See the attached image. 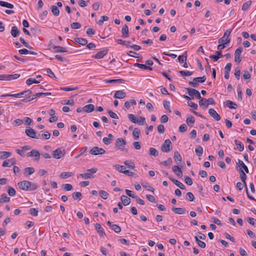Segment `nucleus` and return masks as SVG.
Returning <instances> with one entry per match:
<instances>
[{"mask_svg": "<svg viewBox=\"0 0 256 256\" xmlns=\"http://www.w3.org/2000/svg\"><path fill=\"white\" fill-rule=\"evenodd\" d=\"M98 171V168H92L90 169L86 170V172L79 174L78 177H80L84 179L93 178H94V174H96Z\"/></svg>", "mask_w": 256, "mask_h": 256, "instance_id": "f257e3e1", "label": "nucleus"}, {"mask_svg": "<svg viewBox=\"0 0 256 256\" xmlns=\"http://www.w3.org/2000/svg\"><path fill=\"white\" fill-rule=\"evenodd\" d=\"M126 142L125 140L122 138H118L115 142V146L121 151H125L128 152V149L124 148Z\"/></svg>", "mask_w": 256, "mask_h": 256, "instance_id": "f03ea898", "label": "nucleus"}, {"mask_svg": "<svg viewBox=\"0 0 256 256\" xmlns=\"http://www.w3.org/2000/svg\"><path fill=\"white\" fill-rule=\"evenodd\" d=\"M232 31V29L227 30L224 33V36L218 40V42L219 44L224 42V44H228L230 41V39L228 38V37L230 36Z\"/></svg>", "mask_w": 256, "mask_h": 256, "instance_id": "7ed1b4c3", "label": "nucleus"}, {"mask_svg": "<svg viewBox=\"0 0 256 256\" xmlns=\"http://www.w3.org/2000/svg\"><path fill=\"white\" fill-rule=\"evenodd\" d=\"M206 80V76H204L202 77H197L193 79L192 81H190L188 84L190 86L194 88H198L199 86L198 82L202 83Z\"/></svg>", "mask_w": 256, "mask_h": 256, "instance_id": "20e7f679", "label": "nucleus"}, {"mask_svg": "<svg viewBox=\"0 0 256 256\" xmlns=\"http://www.w3.org/2000/svg\"><path fill=\"white\" fill-rule=\"evenodd\" d=\"M26 135L32 138H40V134H38L35 130L30 127H28L25 130Z\"/></svg>", "mask_w": 256, "mask_h": 256, "instance_id": "39448f33", "label": "nucleus"}, {"mask_svg": "<svg viewBox=\"0 0 256 256\" xmlns=\"http://www.w3.org/2000/svg\"><path fill=\"white\" fill-rule=\"evenodd\" d=\"M66 154L65 150L63 148H59L52 152L53 158L60 159L64 156Z\"/></svg>", "mask_w": 256, "mask_h": 256, "instance_id": "423d86ee", "label": "nucleus"}, {"mask_svg": "<svg viewBox=\"0 0 256 256\" xmlns=\"http://www.w3.org/2000/svg\"><path fill=\"white\" fill-rule=\"evenodd\" d=\"M172 149V142L169 139L164 140L161 146V150L164 152H168Z\"/></svg>", "mask_w": 256, "mask_h": 256, "instance_id": "0eeeda50", "label": "nucleus"}, {"mask_svg": "<svg viewBox=\"0 0 256 256\" xmlns=\"http://www.w3.org/2000/svg\"><path fill=\"white\" fill-rule=\"evenodd\" d=\"M106 152V151L104 149L99 148L98 146H94L92 148L90 153L91 154L96 156L98 154H102Z\"/></svg>", "mask_w": 256, "mask_h": 256, "instance_id": "6e6552de", "label": "nucleus"}, {"mask_svg": "<svg viewBox=\"0 0 256 256\" xmlns=\"http://www.w3.org/2000/svg\"><path fill=\"white\" fill-rule=\"evenodd\" d=\"M242 51V48L241 46L238 47L234 52V61L240 64L242 60V57L240 56L241 53Z\"/></svg>", "mask_w": 256, "mask_h": 256, "instance_id": "1a4fd4ad", "label": "nucleus"}, {"mask_svg": "<svg viewBox=\"0 0 256 256\" xmlns=\"http://www.w3.org/2000/svg\"><path fill=\"white\" fill-rule=\"evenodd\" d=\"M108 49L104 48L102 50L98 52L95 55L92 56V58L96 59H100L104 58L108 52Z\"/></svg>", "mask_w": 256, "mask_h": 256, "instance_id": "9d476101", "label": "nucleus"}, {"mask_svg": "<svg viewBox=\"0 0 256 256\" xmlns=\"http://www.w3.org/2000/svg\"><path fill=\"white\" fill-rule=\"evenodd\" d=\"M26 155L28 157H35V160L38 161L40 159V154L38 150L34 149L27 153Z\"/></svg>", "mask_w": 256, "mask_h": 256, "instance_id": "9b49d317", "label": "nucleus"}, {"mask_svg": "<svg viewBox=\"0 0 256 256\" xmlns=\"http://www.w3.org/2000/svg\"><path fill=\"white\" fill-rule=\"evenodd\" d=\"M18 185L20 189L26 191L28 190L29 181L23 180L20 182H18Z\"/></svg>", "mask_w": 256, "mask_h": 256, "instance_id": "f8f14e48", "label": "nucleus"}, {"mask_svg": "<svg viewBox=\"0 0 256 256\" xmlns=\"http://www.w3.org/2000/svg\"><path fill=\"white\" fill-rule=\"evenodd\" d=\"M32 93V91L31 90H24L22 92H20L18 94H14L13 96H14V98H23L25 96H28L30 94H31Z\"/></svg>", "mask_w": 256, "mask_h": 256, "instance_id": "ddd939ff", "label": "nucleus"}, {"mask_svg": "<svg viewBox=\"0 0 256 256\" xmlns=\"http://www.w3.org/2000/svg\"><path fill=\"white\" fill-rule=\"evenodd\" d=\"M208 113L210 114V116L216 121H218L220 120V116L214 108L209 109Z\"/></svg>", "mask_w": 256, "mask_h": 256, "instance_id": "4468645a", "label": "nucleus"}, {"mask_svg": "<svg viewBox=\"0 0 256 256\" xmlns=\"http://www.w3.org/2000/svg\"><path fill=\"white\" fill-rule=\"evenodd\" d=\"M74 41L76 44L82 46H85L88 44V40L86 39L80 38H74Z\"/></svg>", "mask_w": 256, "mask_h": 256, "instance_id": "2eb2a0df", "label": "nucleus"}, {"mask_svg": "<svg viewBox=\"0 0 256 256\" xmlns=\"http://www.w3.org/2000/svg\"><path fill=\"white\" fill-rule=\"evenodd\" d=\"M107 224L112 228L116 233H119L121 231V228L117 224H112L110 221L107 222Z\"/></svg>", "mask_w": 256, "mask_h": 256, "instance_id": "dca6fc26", "label": "nucleus"}, {"mask_svg": "<svg viewBox=\"0 0 256 256\" xmlns=\"http://www.w3.org/2000/svg\"><path fill=\"white\" fill-rule=\"evenodd\" d=\"M16 160L14 158L4 160L2 164L4 167H10L16 164Z\"/></svg>", "mask_w": 256, "mask_h": 256, "instance_id": "f3484780", "label": "nucleus"}, {"mask_svg": "<svg viewBox=\"0 0 256 256\" xmlns=\"http://www.w3.org/2000/svg\"><path fill=\"white\" fill-rule=\"evenodd\" d=\"M4 80H11L18 78L20 76V74H4Z\"/></svg>", "mask_w": 256, "mask_h": 256, "instance_id": "a211bd4d", "label": "nucleus"}, {"mask_svg": "<svg viewBox=\"0 0 256 256\" xmlns=\"http://www.w3.org/2000/svg\"><path fill=\"white\" fill-rule=\"evenodd\" d=\"M126 96V94L122 90H117L114 96V98L122 99Z\"/></svg>", "mask_w": 256, "mask_h": 256, "instance_id": "6ab92c4d", "label": "nucleus"}, {"mask_svg": "<svg viewBox=\"0 0 256 256\" xmlns=\"http://www.w3.org/2000/svg\"><path fill=\"white\" fill-rule=\"evenodd\" d=\"M10 34L12 37L16 38L19 36L20 32L16 26H13L12 27Z\"/></svg>", "mask_w": 256, "mask_h": 256, "instance_id": "aec40b11", "label": "nucleus"}, {"mask_svg": "<svg viewBox=\"0 0 256 256\" xmlns=\"http://www.w3.org/2000/svg\"><path fill=\"white\" fill-rule=\"evenodd\" d=\"M95 228L97 231V232L100 234V236H103L105 234V232L104 230L101 225L98 223H96L94 224Z\"/></svg>", "mask_w": 256, "mask_h": 256, "instance_id": "412c9836", "label": "nucleus"}, {"mask_svg": "<svg viewBox=\"0 0 256 256\" xmlns=\"http://www.w3.org/2000/svg\"><path fill=\"white\" fill-rule=\"evenodd\" d=\"M94 106L92 104H88L82 108V110L86 112H91L94 110Z\"/></svg>", "mask_w": 256, "mask_h": 256, "instance_id": "4be33fe9", "label": "nucleus"}, {"mask_svg": "<svg viewBox=\"0 0 256 256\" xmlns=\"http://www.w3.org/2000/svg\"><path fill=\"white\" fill-rule=\"evenodd\" d=\"M122 37L123 38H126L128 36V27L125 24L122 30Z\"/></svg>", "mask_w": 256, "mask_h": 256, "instance_id": "5701e85b", "label": "nucleus"}, {"mask_svg": "<svg viewBox=\"0 0 256 256\" xmlns=\"http://www.w3.org/2000/svg\"><path fill=\"white\" fill-rule=\"evenodd\" d=\"M52 48L56 52H68L66 48L60 46H52Z\"/></svg>", "mask_w": 256, "mask_h": 256, "instance_id": "b1692460", "label": "nucleus"}, {"mask_svg": "<svg viewBox=\"0 0 256 256\" xmlns=\"http://www.w3.org/2000/svg\"><path fill=\"white\" fill-rule=\"evenodd\" d=\"M120 200L122 202V204L125 206L128 205L130 203L131 201L130 198H128V196L124 195H122L120 196Z\"/></svg>", "mask_w": 256, "mask_h": 256, "instance_id": "393cba45", "label": "nucleus"}, {"mask_svg": "<svg viewBox=\"0 0 256 256\" xmlns=\"http://www.w3.org/2000/svg\"><path fill=\"white\" fill-rule=\"evenodd\" d=\"M224 104L230 109H236V106H237V104L234 102L230 100H226Z\"/></svg>", "mask_w": 256, "mask_h": 256, "instance_id": "a878e982", "label": "nucleus"}, {"mask_svg": "<svg viewBox=\"0 0 256 256\" xmlns=\"http://www.w3.org/2000/svg\"><path fill=\"white\" fill-rule=\"evenodd\" d=\"M172 210L176 214H182L186 212V210L184 208L172 207Z\"/></svg>", "mask_w": 256, "mask_h": 256, "instance_id": "bb28decb", "label": "nucleus"}, {"mask_svg": "<svg viewBox=\"0 0 256 256\" xmlns=\"http://www.w3.org/2000/svg\"><path fill=\"white\" fill-rule=\"evenodd\" d=\"M34 172V168L32 167H28L24 169V174H26V176H29L30 175L33 174Z\"/></svg>", "mask_w": 256, "mask_h": 256, "instance_id": "cd10ccee", "label": "nucleus"}, {"mask_svg": "<svg viewBox=\"0 0 256 256\" xmlns=\"http://www.w3.org/2000/svg\"><path fill=\"white\" fill-rule=\"evenodd\" d=\"M113 138V135L111 134H108V138L104 137L102 139L103 142L106 145H108L112 142V138Z\"/></svg>", "mask_w": 256, "mask_h": 256, "instance_id": "c85d7f7f", "label": "nucleus"}, {"mask_svg": "<svg viewBox=\"0 0 256 256\" xmlns=\"http://www.w3.org/2000/svg\"><path fill=\"white\" fill-rule=\"evenodd\" d=\"M134 66L138 67L141 69L152 70V69L151 67L146 66L144 64L135 63L134 64Z\"/></svg>", "mask_w": 256, "mask_h": 256, "instance_id": "c756f323", "label": "nucleus"}, {"mask_svg": "<svg viewBox=\"0 0 256 256\" xmlns=\"http://www.w3.org/2000/svg\"><path fill=\"white\" fill-rule=\"evenodd\" d=\"M174 158L177 164H180L182 161V156L178 151H176L174 152Z\"/></svg>", "mask_w": 256, "mask_h": 256, "instance_id": "7c9ffc66", "label": "nucleus"}, {"mask_svg": "<svg viewBox=\"0 0 256 256\" xmlns=\"http://www.w3.org/2000/svg\"><path fill=\"white\" fill-rule=\"evenodd\" d=\"M140 130L138 128H134L132 132V136L135 140H138L140 138Z\"/></svg>", "mask_w": 256, "mask_h": 256, "instance_id": "2f4dec72", "label": "nucleus"}, {"mask_svg": "<svg viewBox=\"0 0 256 256\" xmlns=\"http://www.w3.org/2000/svg\"><path fill=\"white\" fill-rule=\"evenodd\" d=\"M237 170L240 172V178L242 182H244V181L246 180V176L244 171L242 169V168H237Z\"/></svg>", "mask_w": 256, "mask_h": 256, "instance_id": "473e14b6", "label": "nucleus"}, {"mask_svg": "<svg viewBox=\"0 0 256 256\" xmlns=\"http://www.w3.org/2000/svg\"><path fill=\"white\" fill-rule=\"evenodd\" d=\"M50 9L52 10V14L55 16H58L60 14V10L58 8L54 5H52L50 6Z\"/></svg>", "mask_w": 256, "mask_h": 256, "instance_id": "72a5a7b5", "label": "nucleus"}, {"mask_svg": "<svg viewBox=\"0 0 256 256\" xmlns=\"http://www.w3.org/2000/svg\"><path fill=\"white\" fill-rule=\"evenodd\" d=\"M116 42L120 44L126 46L127 48H129L130 46V41L126 42L125 40H122V39H116Z\"/></svg>", "mask_w": 256, "mask_h": 256, "instance_id": "f704fd0d", "label": "nucleus"}, {"mask_svg": "<svg viewBox=\"0 0 256 256\" xmlns=\"http://www.w3.org/2000/svg\"><path fill=\"white\" fill-rule=\"evenodd\" d=\"M11 153L8 152H0V159H6L11 156Z\"/></svg>", "mask_w": 256, "mask_h": 256, "instance_id": "c9c22d12", "label": "nucleus"}, {"mask_svg": "<svg viewBox=\"0 0 256 256\" xmlns=\"http://www.w3.org/2000/svg\"><path fill=\"white\" fill-rule=\"evenodd\" d=\"M73 176L72 172H63L60 174V178L62 179H66Z\"/></svg>", "mask_w": 256, "mask_h": 256, "instance_id": "e433bc0d", "label": "nucleus"}, {"mask_svg": "<svg viewBox=\"0 0 256 256\" xmlns=\"http://www.w3.org/2000/svg\"><path fill=\"white\" fill-rule=\"evenodd\" d=\"M195 240L196 242V244H198V246L200 247L201 248H204L206 246V244L205 242H204L200 240L198 238V236H195L194 237Z\"/></svg>", "mask_w": 256, "mask_h": 256, "instance_id": "4c0bfd02", "label": "nucleus"}, {"mask_svg": "<svg viewBox=\"0 0 256 256\" xmlns=\"http://www.w3.org/2000/svg\"><path fill=\"white\" fill-rule=\"evenodd\" d=\"M234 143H235V144L237 146L238 148V150L240 152H242L244 150V145L242 142H240L236 140H235Z\"/></svg>", "mask_w": 256, "mask_h": 256, "instance_id": "58836bf2", "label": "nucleus"}, {"mask_svg": "<svg viewBox=\"0 0 256 256\" xmlns=\"http://www.w3.org/2000/svg\"><path fill=\"white\" fill-rule=\"evenodd\" d=\"M251 4V0H248L244 2L242 7V10L244 11L248 10L250 8Z\"/></svg>", "mask_w": 256, "mask_h": 256, "instance_id": "ea45409f", "label": "nucleus"}, {"mask_svg": "<svg viewBox=\"0 0 256 256\" xmlns=\"http://www.w3.org/2000/svg\"><path fill=\"white\" fill-rule=\"evenodd\" d=\"M194 118L192 116L187 118L186 120V122L188 126H192L193 124L194 123Z\"/></svg>", "mask_w": 256, "mask_h": 256, "instance_id": "a19ab883", "label": "nucleus"}, {"mask_svg": "<svg viewBox=\"0 0 256 256\" xmlns=\"http://www.w3.org/2000/svg\"><path fill=\"white\" fill-rule=\"evenodd\" d=\"M186 89L188 91V94L192 97H194L196 95V94L198 92V90L194 88H186Z\"/></svg>", "mask_w": 256, "mask_h": 256, "instance_id": "79ce46f5", "label": "nucleus"}, {"mask_svg": "<svg viewBox=\"0 0 256 256\" xmlns=\"http://www.w3.org/2000/svg\"><path fill=\"white\" fill-rule=\"evenodd\" d=\"M124 82V80L123 79H112L106 80V83H119V84H123Z\"/></svg>", "mask_w": 256, "mask_h": 256, "instance_id": "37998d69", "label": "nucleus"}, {"mask_svg": "<svg viewBox=\"0 0 256 256\" xmlns=\"http://www.w3.org/2000/svg\"><path fill=\"white\" fill-rule=\"evenodd\" d=\"M10 201V198L8 197L6 194H4L1 196L0 198V203L8 202Z\"/></svg>", "mask_w": 256, "mask_h": 256, "instance_id": "c03bdc74", "label": "nucleus"}, {"mask_svg": "<svg viewBox=\"0 0 256 256\" xmlns=\"http://www.w3.org/2000/svg\"><path fill=\"white\" fill-rule=\"evenodd\" d=\"M0 6L3 7H6L9 8H13L14 6L12 4L0 1Z\"/></svg>", "mask_w": 256, "mask_h": 256, "instance_id": "a18cd8bd", "label": "nucleus"}, {"mask_svg": "<svg viewBox=\"0 0 256 256\" xmlns=\"http://www.w3.org/2000/svg\"><path fill=\"white\" fill-rule=\"evenodd\" d=\"M128 118L134 124H138V118L133 114H128Z\"/></svg>", "mask_w": 256, "mask_h": 256, "instance_id": "49530a36", "label": "nucleus"}, {"mask_svg": "<svg viewBox=\"0 0 256 256\" xmlns=\"http://www.w3.org/2000/svg\"><path fill=\"white\" fill-rule=\"evenodd\" d=\"M186 59L187 54L186 52L182 55L178 57V60L180 63H184L185 61H186Z\"/></svg>", "mask_w": 256, "mask_h": 256, "instance_id": "de8ad7c7", "label": "nucleus"}, {"mask_svg": "<svg viewBox=\"0 0 256 256\" xmlns=\"http://www.w3.org/2000/svg\"><path fill=\"white\" fill-rule=\"evenodd\" d=\"M172 182L178 187H179L182 190H185L186 186L182 184L181 182H179L176 180H172Z\"/></svg>", "mask_w": 256, "mask_h": 256, "instance_id": "09e8293b", "label": "nucleus"}, {"mask_svg": "<svg viewBox=\"0 0 256 256\" xmlns=\"http://www.w3.org/2000/svg\"><path fill=\"white\" fill-rule=\"evenodd\" d=\"M51 94V92H38L36 93L35 94H34L33 96L34 99H36V98H38L42 96H50Z\"/></svg>", "mask_w": 256, "mask_h": 256, "instance_id": "8fccbe9b", "label": "nucleus"}, {"mask_svg": "<svg viewBox=\"0 0 256 256\" xmlns=\"http://www.w3.org/2000/svg\"><path fill=\"white\" fill-rule=\"evenodd\" d=\"M196 154L197 156H200L203 153V148L200 146H198L195 150Z\"/></svg>", "mask_w": 256, "mask_h": 256, "instance_id": "3c124183", "label": "nucleus"}, {"mask_svg": "<svg viewBox=\"0 0 256 256\" xmlns=\"http://www.w3.org/2000/svg\"><path fill=\"white\" fill-rule=\"evenodd\" d=\"M186 200L190 202H192L194 200V196L191 192H188L186 194Z\"/></svg>", "mask_w": 256, "mask_h": 256, "instance_id": "603ef678", "label": "nucleus"}, {"mask_svg": "<svg viewBox=\"0 0 256 256\" xmlns=\"http://www.w3.org/2000/svg\"><path fill=\"white\" fill-rule=\"evenodd\" d=\"M164 106L165 109H166L168 112H171V110L170 109V102L168 100H164L163 102Z\"/></svg>", "mask_w": 256, "mask_h": 256, "instance_id": "864d4df0", "label": "nucleus"}, {"mask_svg": "<svg viewBox=\"0 0 256 256\" xmlns=\"http://www.w3.org/2000/svg\"><path fill=\"white\" fill-rule=\"evenodd\" d=\"M149 154L150 155L154 157L158 156V152L154 148H150L149 149Z\"/></svg>", "mask_w": 256, "mask_h": 256, "instance_id": "5fc2aeb1", "label": "nucleus"}, {"mask_svg": "<svg viewBox=\"0 0 256 256\" xmlns=\"http://www.w3.org/2000/svg\"><path fill=\"white\" fill-rule=\"evenodd\" d=\"M172 160L171 158H168V159L165 161H163L160 162V164H162L164 166H168L172 164Z\"/></svg>", "mask_w": 256, "mask_h": 256, "instance_id": "6e6d98bb", "label": "nucleus"}, {"mask_svg": "<svg viewBox=\"0 0 256 256\" xmlns=\"http://www.w3.org/2000/svg\"><path fill=\"white\" fill-rule=\"evenodd\" d=\"M238 163L240 165V166L242 167V168L244 169V170L247 173H249V170L248 168V167L246 166V164L244 163V162L240 160H238Z\"/></svg>", "mask_w": 256, "mask_h": 256, "instance_id": "4d7b16f0", "label": "nucleus"}, {"mask_svg": "<svg viewBox=\"0 0 256 256\" xmlns=\"http://www.w3.org/2000/svg\"><path fill=\"white\" fill-rule=\"evenodd\" d=\"M61 104H68L70 106H74V100L72 98L69 100H63L61 102Z\"/></svg>", "mask_w": 256, "mask_h": 256, "instance_id": "13d9d810", "label": "nucleus"}, {"mask_svg": "<svg viewBox=\"0 0 256 256\" xmlns=\"http://www.w3.org/2000/svg\"><path fill=\"white\" fill-rule=\"evenodd\" d=\"M108 20L109 18L108 16H102L100 17V18L98 22V24L99 26H102L104 21H108Z\"/></svg>", "mask_w": 256, "mask_h": 256, "instance_id": "bf43d9fd", "label": "nucleus"}, {"mask_svg": "<svg viewBox=\"0 0 256 256\" xmlns=\"http://www.w3.org/2000/svg\"><path fill=\"white\" fill-rule=\"evenodd\" d=\"M28 190H34L38 188V186L35 183L29 181Z\"/></svg>", "mask_w": 256, "mask_h": 256, "instance_id": "052dcab7", "label": "nucleus"}, {"mask_svg": "<svg viewBox=\"0 0 256 256\" xmlns=\"http://www.w3.org/2000/svg\"><path fill=\"white\" fill-rule=\"evenodd\" d=\"M50 134L48 131H44L42 134V138L46 140L50 139Z\"/></svg>", "mask_w": 256, "mask_h": 256, "instance_id": "680f3d73", "label": "nucleus"}, {"mask_svg": "<svg viewBox=\"0 0 256 256\" xmlns=\"http://www.w3.org/2000/svg\"><path fill=\"white\" fill-rule=\"evenodd\" d=\"M199 105L200 107L204 106L207 108L208 106V104H207L206 98H201V100H199Z\"/></svg>", "mask_w": 256, "mask_h": 256, "instance_id": "e2e57ef3", "label": "nucleus"}, {"mask_svg": "<svg viewBox=\"0 0 256 256\" xmlns=\"http://www.w3.org/2000/svg\"><path fill=\"white\" fill-rule=\"evenodd\" d=\"M38 83H40L39 81L36 80L34 78H29L26 80V84L28 86L32 84H38Z\"/></svg>", "mask_w": 256, "mask_h": 256, "instance_id": "0e129e2a", "label": "nucleus"}, {"mask_svg": "<svg viewBox=\"0 0 256 256\" xmlns=\"http://www.w3.org/2000/svg\"><path fill=\"white\" fill-rule=\"evenodd\" d=\"M82 196V194L80 192H74L72 194V197L74 200L78 199L80 200L81 199Z\"/></svg>", "mask_w": 256, "mask_h": 256, "instance_id": "69168bd1", "label": "nucleus"}, {"mask_svg": "<svg viewBox=\"0 0 256 256\" xmlns=\"http://www.w3.org/2000/svg\"><path fill=\"white\" fill-rule=\"evenodd\" d=\"M146 199L150 201V202H153V203H156L157 200L155 198L154 196L151 194H146Z\"/></svg>", "mask_w": 256, "mask_h": 256, "instance_id": "338daca9", "label": "nucleus"}, {"mask_svg": "<svg viewBox=\"0 0 256 256\" xmlns=\"http://www.w3.org/2000/svg\"><path fill=\"white\" fill-rule=\"evenodd\" d=\"M246 220L250 224L256 226V219L248 217L246 219Z\"/></svg>", "mask_w": 256, "mask_h": 256, "instance_id": "774afa93", "label": "nucleus"}]
</instances>
